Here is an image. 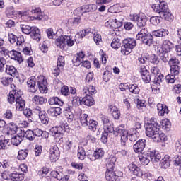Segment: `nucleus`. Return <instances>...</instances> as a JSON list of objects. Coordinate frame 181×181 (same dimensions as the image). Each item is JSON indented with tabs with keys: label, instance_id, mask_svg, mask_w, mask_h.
<instances>
[{
	"label": "nucleus",
	"instance_id": "f257e3e1",
	"mask_svg": "<svg viewBox=\"0 0 181 181\" xmlns=\"http://www.w3.org/2000/svg\"><path fill=\"white\" fill-rule=\"evenodd\" d=\"M146 22H148L146 16L141 14L136 22V25L139 29L136 39L140 40V42L146 46H151L153 43V36L148 33V28H145Z\"/></svg>",
	"mask_w": 181,
	"mask_h": 181
},
{
	"label": "nucleus",
	"instance_id": "f03ea898",
	"mask_svg": "<svg viewBox=\"0 0 181 181\" xmlns=\"http://www.w3.org/2000/svg\"><path fill=\"white\" fill-rule=\"evenodd\" d=\"M11 87L13 90L10 91L8 95V102L9 104L16 103V109L17 111H23L26 107V103H25V100L22 98V91L15 89V84H12Z\"/></svg>",
	"mask_w": 181,
	"mask_h": 181
},
{
	"label": "nucleus",
	"instance_id": "7ed1b4c3",
	"mask_svg": "<svg viewBox=\"0 0 181 181\" xmlns=\"http://www.w3.org/2000/svg\"><path fill=\"white\" fill-rule=\"evenodd\" d=\"M101 121L103 124L104 132L102 134L100 140L103 144H107L108 142V134H112L115 131L114 124L110 121V119L107 116H102Z\"/></svg>",
	"mask_w": 181,
	"mask_h": 181
},
{
	"label": "nucleus",
	"instance_id": "20e7f679",
	"mask_svg": "<svg viewBox=\"0 0 181 181\" xmlns=\"http://www.w3.org/2000/svg\"><path fill=\"white\" fill-rule=\"evenodd\" d=\"M80 122L81 126L84 128H86V127H88L89 131H92V132H95L97 131V127H98V122L93 119H90L88 120V115L81 114L80 117Z\"/></svg>",
	"mask_w": 181,
	"mask_h": 181
},
{
	"label": "nucleus",
	"instance_id": "39448f33",
	"mask_svg": "<svg viewBox=\"0 0 181 181\" xmlns=\"http://www.w3.org/2000/svg\"><path fill=\"white\" fill-rule=\"evenodd\" d=\"M160 128L156 118H151L146 124V135L148 138L153 139L157 131Z\"/></svg>",
	"mask_w": 181,
	"mask_h": 181
},
{
	"label": "nucleus",
	"instance_id": "423d86ee",
	"mask_svg": "<svg viewBox=\"0 0 181 181\" xmlns=\"http://www.w3.org/2000/svg\"><path fill=\"white\" fill-rule=\"evenodd\" d=\"M136 46V40L134 38H127L122 41V46L121 47V53L124 56H127L132 52Z\"/></svg>",
	"mask_w": 181,
	"mask_h": 181
},
{
	"label": "nucleus",
	"instance_id": "0eeeda50",
	"mask_svg": "<svg viewBox=\"0 0 181 181\" xmlns=\"http://www.w3.org/2000/svg\"><path fill=\"white\" fill-rule=\"evenodd\" d=\"M18 13L23 18V19H27V21H42V22L49 21V16L42 12L37 16H30L26 11H18Z\"/></svg>",
	"mask_w": 181,
	"mask_h": 181
},
{
	"label": "nucleus",
	"instance_id": "6e6552de",
	"mask_svg": "<svg viewBox=\"0 0 181 181\" xmlns=\"http://www.w3.org/2000/svg\"><path fill=\"white\" fill-rule=\"evenodd\" d=\"M115 132L119 134L121 138L122 146H125L127 141H128V131L125 129V124H120L119 127L115 128Z\"/></svg>",
	"mask_w": 181,
	"mask_h": 181
},
{
	"label": "nucleus",
	"instance_id": "1a4fd4ad",
	"mask_svg": "<svg viewBox=\"0 0 181 181\" xmlns=\"http://www.w3.org/2000/svg\"><path fill=\"white\" fill-rule=\"evenodd\" d=\"M128 169L131 173L138 176L139 177H148L151 175L149 173H145L136 166V164L130 163L128 166Z\"/></svg>",
	"mask_w": 181,
	"mask_h": 181
},
{
	"label": "nucleus",
	"instance_id": "9d476101",
	"mask_svg": "<svg viewBox=\"0 0 181 181\" xmlns=\"http://www.w3.org/2000/svg\"><path fill=\"white\" fill-rule=\"evenodd\" d=\"M50 175L52 177H54V179L59 181H69L70 179L69 175H64V173H63V167L62 166L58 167L57 170H52L50 173Z\"/></svg>",
	"mask_w": 181,
	"mask_h": 181
},
{
	"label": "nucleus",
	"instance_id": "9b49d317",
	"mask_svg": "<svg viewBox=\"0 0 181 181\" xmlns=\"http://www.w3.org/2000/svg\"><path fill=\"white\" fill-rule=\"evenodd\" d=\"M60 158V150L59 147L54 145L49 150V158L51 162H57Z\"/></svg>",
	"mask_w": 181,
	"mask_h": 181
},
{
	"label": "nucleus",
	"instance_id": "f8f14e48",
	"mask_svg": "<svg viewBox=\"0 0 181 181\" xmlns=\"http://www.w3.org/2000/svg\"><path fill=\"white\" fill-rule=\"evenodd\" d=\"M50 132L52 136L55 137L56 141L58 139L62 141V139H63V135H64V129L63 127H62V126L51 128Z\"/></svg>",
	"mask_w": 181,
	"mask_h": 181
},
{
	"label": "nucleus",
	"instance_id": "ddd939ff",
	"mask_svg": "<svg viewBox=\"0 0 181 181\" xmlns=\"http://www.w3.org/2000/svg\"><path fill=\"white\" fill-rule=\"evenodd\" d=\"M37 86L42 94L47 93V79L43 76L37 77Z\"/></svg>",
	"mask_w": 181,
	"mask_h": 181
},
{
	"label": "nucleus",
	"instance_id": "4468645a",
	"mask_svg": "<svg viewBox=\"0 0 181 181\" xmlns=\"http://www.w3.org/2000/svg\"><path fill=\"white\" fill-rule=\"evenodd\" d=\"M5 53L6 54H4V56H8V57H11V59H13V60H16V62H18V63H22L23 62V58H22V54L18 51L6 50Z\"/></svg>",
	"mask_w": 181,
	"mask_h": 181
},
{
	"label": "nucleus",
	"instance_id": "2eb2a0df",
	"mask_svg": "<svg viewBox=\"0 0 181 181\" xmlns=\"http://www.w3.org/2000/svg\"><path fill=\"white\" fill-rule=\"evenodd\" d=\"M152 9L155 11L159 15L163 14L164 12H166L169 8L168 7V4L166 2H161L158 4H153L151 6Z\"/></svg>",
	"mask_w": 181,
	"mask_h": 181
},
{
	"label": "nucleus",
	"instance_id": "dca6fc26",
	"mask_svg": "<svg viewBox=\"0 0 181 181\" xmlns=\"http://www.w3.org/2000/svg\"><path fill=\"white\" fill-rule=\"evenodd\" d=\"M105 151H104V148H98L92 154L91 157H88L90 160L94 162V160H97V159H103L104 158V155Z\"/></svg>",
	"mask_w": 181,
	"mask_h": 181
},
{
	"label": "nucleus",
	"instance_id": "f3484780",
	"mask_svg": "<svg viewBox=\"0 0 181 181\" xmlns=\"http://www.w3.org/2000/svg\"><path fill=\"white\" fill-rule=\"evenodd\" d=\"M173 43L170 42L169 40H165L163 41V46L162 47H157V52H170L172 48L173 47Z\"/></svg>",
	"mask_w": 181,
	"mask_h": 181
},
{
	"label": "nucleus",
	"instance_id": "a211bd4d",
	"mask_svg": "<svg viewBox=\"0 0 181 181\" xmlns=\"http://www.w3.org/2000/svg\"><path fill=\"white\" fill-rule=\"evenodd\" d=\"M152 139L154 142H166L168 141V136L158 129Z\"/></svg>",
	"mask_w": 181,
	"mask_h": 181
},
{
	"label": "nucleus",
	"instance_id": "6ab92c4d",
	"mask_svg": "<svg viewBox=\"0 0 181 181\" xmlns=\"http://www.w3.org/2000/svg\"><path fill=\"white\" fill-rule=\"evenodd\" d=\"M86 57V54L81 51L80 52L77 53L72 60L73 64L76 66L78 67L80 64H81L84 62V58Z\"/></svg>",
	"mask_w": 181,
	"mask_h": 181
},
{
	"label": "nucleus",
	"instance_id": "aec40b11",
	"mask_svg": "<svg viewBox=\"0 0 181 181\" xmlns=\"http://www.w3.org/2000/svg\"><path fill=\"white\" fill-rule=\"evenodd\" d=\"M146 140L140 139L133 146V149L136 153H139L145 149Z\"/></svg>",
	"mask_w": 181,
	"mask_h": 181
},
{
	"label": "nucleus",
	"instance_id": "412c9836",
	"mask_svg": "<svg viewBox=\"0 0 181 181\" xmlns=\"http://www.w3.org/2000/svg\"><path fill=\"white\" fill-rule=\"evenodd\" d=\"M76 11H78V12H80L81 15H83V13H86V12H95V11H97V6L95 4L83 6L81 8H78Z\"/></svg>",
	"mask_w": 181,
	"mask_h": 181
},
{
	"label": "nucleus",
	"instance_id": "4be33fe9",
	"mask_svg": "<svg viewBox=\"0 0 181 181\" xmlns=\"http://www.w3.org/2000/svg\"><path fill=\"white\" fill-rule=\"evenodd\" d=\"M139 159L141 163L144 166L146 165H149V162H151V158L149 156L148 151H144L139 155Z\"/></svg>",
	"mask_w": 181,
	"mask_h": 181
},
{
	"label": "nucleus",
	"instance_id": "5701e85b",
	"mask_svg": "<svg viewBox=\"0 0 181 181\" xmlns=\"http://www.w3.org/2000/svg\"><path fill=\"white\" fill-rule=\"evenodd\" d=\"M140 73L144 82H145L146 84L151 82V75L148 72V70L146 69V67H145V66H141Z\"/></svg>",
	"mask_w": 181,
	"mask_h": 181
},
{
	"label": "nucleus",
	"instance_id": "b1692460",
	"mask_svg": "<svg viewBox=\"0 0 181 181\" xmlns=\"http://www.w3.org/2000/svg\"><path fill=\"white\" fill-rule=\"evenodd\" d=\"M83 95H93V94H97V90L95 86L86 84L82 90Z\"/></svg>",
	"mask_w": 181,
	"mask_h": 181
},
{
	"label": "nucleus",
	"instance_id": "393cba45",
	"mask_svg": "<svg viewBox=\"0 0 181 181\" xmlns=\"http://www.w3.org/2000/svg\"><path fill=\"white\" fill-rule=\"evenodd\" d=\"M30 35L32 39L36 40L37 42H40V40L42 39V35H40V30L37 27H33Z\"/></svg>",
	"mask_w": 181,
	"mask_h": 181
},
{
	"label": "nucleus",
	"instance_id": "a878e982",
	"mask_svg": "<svg viewBox=\"0 0 181 181\" xmlns=\"http://www.w3.org/2000/svg\"><path fill=\"white\" fill-rule=\"evenodd\" d=\"M148 156H150V159L153 163H156L160 160V153H159V151H148Z\"/></svg>",
	"mask_w": 181,
	"mask_h": 181
},
{
	"label": "nucleus",
	"instance_id": "bb28decb",
	"mask_svg": "<svg viewBox=\"0 0 181 181\" xmlns=\"http://www.w3.org/2000/svg\"><path fill=\"white\" fill-rule=\"evenodd\" d=\"M157 110L160 117H165V114H169V109H168L166 105L158 103L157 105Z\"/></svg>",
	"mask_w": 181,
	"mask_h": 181
},
{
	"label": "nucleus",
	"instance_id": "cd10ccee",
	"mask_svg": "<svg viewBox=\"0 0 181 181\" xmlns=\"http://www.w3.org/2000/svg\"><path fill=\"white\" fill-rule=\"evenodd\" d=\"M153 36H156V37H165V36H168L169 35V30L165 28H160L152 32Z\"/></svg>",
	"mask_w": 181,
	"mask_h": 181
},
{
	"label": "nucleus",
	"instance_id": "c85d7f7f",
	"mask_svg": "<svg viewBox=\"0 0 181 181\" xmlns=\"http://www.w3.org/2000/svg\"><path fill=\"white\" fill-rule=\"evenodd\" d=\"M105 177L107 181H117V177H118V176H117V174L114 172V169L107 168Z\"/></svg>",
	"mask_w": 181,
	"mask_h": 181
},
{
	"label": "nucleus",
	"instance_id": "c756f323",
	"mask_svg": "<svg viewBox=\"0 0 181 181\" xmlns=\"http://www.w3.org/2000/svg\"><path fill=\"white\" fill-rule=\"evenodd\" d=\"M55 45L57 47L62 49V50H66V42L64 40V35L59 36L55 40Z\"/></svg>",
	"mask_w": 181,
	"mask_h": 181
},
{
	"label": "nucleus",
	"instance_id": "7c9ffc66",
	"mask_svg": "<svg viewBox=\"0 0 181 181\" xmlns=\"http://www.w3.org/2000/svg\"><path fill=\"white\" fill-rule=\"evenodd\" d=\"M27 86L30 88L29 91H30V93H36V80L35 77L32 76L28 78Z\"/></svg>",
	"mask_w": 181,
	"mask_h": 181
},
{
	"label": "nucleus",
	"instance_id": "2f4dec72",
	"mask_svg": "<svg viewBox=\"0 0 181 181\" xmlns=\"http://www.w3.org/2000/svg\"><path fill=\"white\" fill-rule=\"evenodd\" d=\"M160 166L163 169H168L170 166V156L165 155L160 162Z\"/></svg>",
	"mask_w": 181,
	"mask_h": 181
},
{
	"label": "nucleus",
	"instance_id": "473e14b6",
	"mask_svg": "<svg viewBox=\"0 0 181 181\" xmlns=\"http://www.w3.org/2000/svg\"><path fill=\"white\" fill-rule=\"evenodd\" d=\"M81 103L84 104V105L91 107V105H94V98L90 95H86V96L81 99Z\"/></svg>",
	"mask_w": 181,
	"mask_h": 181
},
{
	"label": "nucleus",
	"instance_id": "72a5a7b5",
	"mask_svg": "<svg viewBox=\"0 0 181 181\" xmlns=\"http://www.w3.org/2000/svg\"><path fill=\"white\" fill-rule=\"evenodd\" d=\"M33 102L37 105H43V104L47 103V100L43 96L35 95L33 98Z\"/></svg>",
	"mask_w": 181,
	"mask_h": 181
},
{
	"label": "nucleus",
	"instance_id": "f704fd0d",
	"mask_svg": "<svg viewBox=\"0 0 181 181\" xmlns=\"http://www.w3.org/2000/svg\"><path fill=\"white\" fill-rule=\"evenodd\" d=\"M48 103L50 105H59V107L63 106L64 102L57 97H52L48 100Z\"/></svg>",
	"mask_w": 181,
	"mask_h": 181
},
{
	"label": "nucleus",
	"instance_id": "c9c22d12",
	"mask_svg": "<svg viewBox=\"0 0 181 181\" xmlns=\"http://www.w3.org/2000/svg\"><path fill=\"white\" fill-rule=\"evenodd\" d=\"M88 33H91V30L86 29V30L78 32L75 35V42L76 40H81L83 37H86V36H87V35H88Z\"/></svg>",
	"mask_w": 181,
	"mask_h": 181
},
{
	"label": "nucleus",
	"instance_id": "e433bc0d",
	"mask_svg": "<svg viewBox=\"0 0 181 181\" xmlns=\"http://www.w3.org/2000/svg\"><path fill=\"white\" fill-rule=\"evenodd\" d=\"M47 112L52 117H59V115L62 114V108L60 107H50L47 110Z\"/></svg>",
	"mask_w": 181,
	"mask_h": 181
},
{
	"label": "nucleus",
	"instance_id": "4c0bfd02",
	"mask_svg": "<svg viewBox=\"0 0 181 181\" xmlns=\"http://www.w3.org/2000/svg\"><path fill=\"white\" fill-rule=\"evenodd\" d=\"M6 73L7 74H9V76H11L12 77L18 76V71L16 70V68L11 65H6Z\"/></svg>",
	"mask_w": 181,
	"mask_h": 181
},
{
	"label": "nucleus",
	"instance_id": "58836bf2",
	"mask_svg": "<svg viewBox=\"0 0 181 181\" xmlns=\"http://www.w3.org/2000/svg\"><path fill=\"white\" fill-rule=\"evenodd\" d=\"M21 51L23 54L26 56H30V54L33 53V51H32V45L28 42H26L25 45L22 47Z\"/></svg>",
	"mask_w": 181,
	"mask_h": 181
},
{
	"label": "nucleus",
	"instance_id": "ea45409f",
	"mask_svg": "<svg viewBox=\"0 0 181 181\" xmlns=\"http://www.w3.org/2000/svg\"><path fill=\"white\" fill-rule=\"evenodd\" d=\"M22 141H23V136L22 135V133H21L20 134L13 136L11 139V142L13 145H15V146H18Z\"/></svg>",
	"mask_w": 181,
	"mask_h": 181
},
{
	"label": "nucleus",
	"instance_id": "a19ab883",
	"mask_svg": "<svg viewBox=\"0 0 181 181\" xmlns=\"http://www.w3.org/2000/svg\"><path fill=\"white\" fill-rule=\"evenodd\" d=\"M68 26H78L81 23V18L76 17L74 18H69L67 21Z\"/></svg>",
	"mask_w": 181,
	"mask_h": 181
},
{
	"label": "nucleus",
	"instance_id": "79ce46f5",
	"mask_svg": "<svg viewBox=\"0 0 181 181\" xmlns=\"http://www.w3.org/2000/svg\"><path fill=\"white\" fill-rule=\"evenodd\" d=\"M21 135H23V138H27L29 141H33L35 139V134L33 133V130H27L26 132H21Z\"/></svg>",
	"mask_w": 181,
	"mask_h": 181
},
{
	"label": "nucleus",
	"instance_id": "37998d69",
	"mask_svg": "<svg viewBox=\"0 0 181 181\" xmlns=\"http://www.w3.org/2000/svg\"><path fill=\"white\" fill-rule=\"evenodd\" d=\"M65 40L66 49L67 47H73L74 46V40L71 35H64Z\"/></svg>",
	"mask_w": 181,
	"mask_h": 181
},
{
	"label": "nucleus",
	"instance_id": "c03bdc74",
	"mask_svg": "<svg viewBox=\"0 0 181 181\" xmlns=\"http://www.w3.org/2000/svg\"><path fill=\"white\" fill-rule=\"evenodd\" d=\"M28 153H29V150L28 149L20 150L17 156V159L18 160H25V159L28 158Z\"/></svg>",
	"mask_w": 181,
	"mask_h": 181
},
{
	"label": "nucleus",
	"instance_id": "a18cd8bd",
	"mask_svg": "<svg viewBox=\"0 0 181 181\" xmlns=\"http://www.w3.org/2000/svg\"><path fill=\"white\" fill-rule=\"evenodd\" d=\"M10 177L13 181H22L25 179L23 173H13L10 175Z\"/></svg>",
	"mask_w": 181,
	"mask_h": 181
},
{
	"label": "nucleus",
	"instance_id": "49530a36",
	"mask_svg": "<svg viewBox=\"0 0 181 181\" xmlns=\"http://www.w3.org/2000/svg\"><path fill=\"white\" fill-rule=\"evenodd\" d=\"M9 141L4 136H0V149H6L9 146Z\"/></svg>",
	"mask_w": 181,
	"mask_h": 181
},
{
	"label": "nucleus",
	"instance_id": "de8ad7c7",
	"mask_svg": "<svg viewBox=\"0 0 181 181\" xmlns=\"http://www.w3.org/2000/svg\"><path fill=\"white\" fill-rule=\"evenodd\" d=\"M115 162H117V158L116 157H110L107 159V162L106 164L107 169H113L115 168Z\"/></svg>",
	"mask_w": 181,
	"mask_h": 181
},
{
	"label": "nucleus",
	"instance_id": "09e8293b",
	"mask_svg": "<svg viewBox=\"0 0 181 181\" xmlns=\"http://www.w3.org/2000/svg\"><path fill=\"white\" fill-rule=\"evenodd\" d=\"M160 125L165 131H169L170 129V127H172V124L168 119H164L160 122Z\"/></svg>",
	"mask_w": 181,
	"mask_h": 181
},
{
	"label": "nucleus",
	"instance_id": "8fccbe9b",
	"mask_svg": "<svg viewBox=\"0 0 181 181\" xmlns=\"http://www.w3.org/2000/svg\"><path fill=\"white\" fill-rule=\"evenodd\" d=\"M38 115L42 124L45 125L49 124V117H47L46 112H40Z\"/></svg>",
	"mask_w": 181,
	"mask_h": 181
},
{
	"label": "nucleus",
	"instance_id": "3c124183",
	"mask_svg": "<svg viewBox=\"0 0 181 181\" xmlns=\"http://www.w3.org/2000/svg\"><path fill=\"white\" fill-rule=\"evenodd\" d=\"M16 45L18 50H22V47L26 45V42H25V37H23V35L17 37Z\"/></svg>",
	"mask_w": 181,
	"mask_h": 181
},
{
	"label": "nucleus",
	"instance_id": "603ef678",
	"mask_svg": "<svg viewBox=\"0 0 181 181\" xmlns=\"http://www.w3.org/2000/svg\"><path fill=\"white\" fill-rule=\"evenodd\" d=\"M111 47L115 50H118L121 47V40L119 38H113L111 42Z\"/></svg>",
	"mask_w": 181,
	"mask_h": 181
},
{
	"label": "nucleus",
	"instance_id": "864d4df0",
	"mask_svg": "<svg viewBox=\"0 0 181 181\" xmlns=\"http://www.w3.org/2000/svg\"><path fill=\"white\" fill-rule=\"evenodd\" d=\"M8 132L7 134H11V135L13 134H16L18 132V127H16V124L13 122H11L8 124Z\"/></svg>",
	"mask_w": 181,
	"mask_h": 181
},
{
	"label": "nucleus",
	"instance_id": "5fc2aeb1",
	"mask_svg": "<svg viewBox=\"0 0 181 181\" xmlns=\"http://www.w3.org/2000/svg\"><path fill=\"white\" fill-rule=\"evenodd\" d=\"M157 52L159 54L162 62H163L164 63H168V62L169 60V54H168V52L166 51H163L161 52Z\"/></svg>",
	"mask_w": 181,
	"mask_h": 181
},
{
	"label": "nucleus",
	"instance_id": "6e6d98bb",
	"mask_svg": "<svg viewBox=\"0 0 181 181\" xmlns=\"http://www.w3.org/2000/svg\"><path fill=\"white\" fill-rule=\"evenodd\" d=\"M20 28L23 33H25V35H30V32H32L33 29V27L28 25H21Z\"/></svg>",
	"mask_w": 181,
	"mask_h": 181
},
{
	"label": "nucleus",
	"instance_id": "4d7b16f0",
	"mask_svg": "<svg viewBox=\"0 0 181 181\" xmlns=\"http://www.w3.org/2000/svg\"><path fill=\"white\" fill-rule=\"evenodd\" d=\"M129 90L130 93H132V94H139L141 89L138 87V85L133 84L129 86Z\"/></svg>",
	"mask_w": 181,
	"mask_h": 181
},
{
	"label": "nucleus",
	"instance_id": "13d9d810",
	"mask_svg": "<svg viewBox=\"0 0 181 181\" xmlns=\"http://www.w3.org/2000/svg\"><path fill=\"white\" fill-rule=\"evenodd\" d=\"M93 40H94L95 45H100V43H102L103 37H101L100 33H98V32H95L93 33Z\"/></svg>",
	"mask_w": 181,
	"mask_h": 181
},
{
	"label": "nucleus",
	"instance_id": "bf43d9fd",
	"mask_svg": "<svg viewBox=\"0 0 181 181\" xmlns=\"http://www.w3.org/2000/svg\"><path fill=\"white\" fill-rule=\"evenodd\" d=\"M78 158L80 160H84L86 158V151L84 150V148L79 147L78 148Z\"/></svg>",
	"mask_w": 181,
	"mask_h": 181
},
{
	"label": "nucleus",
	"instance_id": "052dcab7",
	"mask_svg": "<svg viewBox=\"0 0 181 181\" xmlns=\"http://www.w3.org/2000/svg\"><path fill=\"white\" fill-rule=\"evenodd\" d=\"M148 62L153 63V64H159V59L153 54H151L147 57Z\"/></svg>",
	"mask_w": 181,
	"mask_h": 181
},
{
	"label": "nucleus",
	"instance_id": "680f3d73",
	"mask_svg": "<svg viewBox=\"0 0 181 181\" xmlns=\"http://www.w3.org/2000/svg\"><path fill=\"white\" fill-rule=\"evenodd\" d=\"M165 80L168 84H173L176 81V75L170 74L165 76Z\"/></svg>",
	"mask_w": 181,
	"mask_h": 181
},
{
	"label": "nucleus",
	"instance_id": "e2e57ef3",
	"mask_svg": "<svg viewBox=\"0 0 181 181\" xmlns=\"http://www.w3.org/2000/svg\"><path fill=\"white\" fill-rule=\"evenodd\" d=\"M165 80V76L162 74H159V75L154 76V84H160Z\"/></svg>",
	"mask_w": 181,
	"mask_h": 181
},
{
	"label": "nucleus",
	"instance_id": "0e129e2a",
	"mask_svg": "<svg viewBox=\"0 0 181 181\" xmlns=\"http://www.w3.org/2000/svg\"><path fill=\"white\" fill-rule=\"evenodd\" d=\"M161 17L159 16H153L150 18V22L152 25H154V26H156L160 23Z\"/></svg>",
	"mask_w": 181,
	"mask_h": 181
},
{
	"label": "nucleus",
	"instance_id": "69168bd1",
	"mask_svg": "<svg viewBox=\"0 0 181 181\" xmlns=\"http://www.w3.org/2000/svg\"><path fill=\"white\" fill-rule=\"evenodd\" d=\"M168 64L170 67H175L180 64V62L176 57H173L169 59Z\"/></svg>",
	"mask_w": 181,
	"mask_h": 181
},
{
	"label": "nucleus",
	"instance_id": "338daca9",
	"mask_svg": "<svg viewBox=\"0 0 181 181\" xmlns=\"http://www.w3.org/2000/svg\"><path fill=\"white\" fill-rule=\"evenodd\" d=\"M160 16L161 19H165V21H170L172 19V13H170L169 9L163 13L162 14H160Z\"/></svg>",
	"mask_w": 181,
	"mask_h": 181
},
{
	"label": "nucleus",
	"instance_id": "774afa93",
	"mask_svg": "<svg viewBox=\"0 0 181 181\" xmlns=\"http://www.w3.org/2000/svg\"><path fill=\"white\" fill-rule=\"evenodd\" d=\"M170 74L173 76H179V73H180V66H170Z\"/></svg>",
	"mask_w": 181,
	"mask_h": 181
}]
</instances>
